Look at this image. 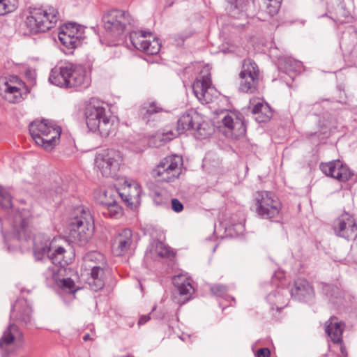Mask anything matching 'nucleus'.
<instances>
[{
    "label": "nucleus",
    "instance_id": "obj_59",
    "mask_svg": "<svg viewBox=\"0 0 357 357\" xmlns=\"http://www.w3.org/2000/svg\"><path fill=\"white\" fill-rule=\"evenodd\" d=\"M170 201L176 202V201H178V199H176V198H172V199H170Z\"/></svg>",
    "mask_w": 357,
    "mask_h": 357
},
{
    "label": "nucleus",
    "instance_id": "obj_41",
    "mask_svg": "<svg viewBox=\"0 0 357 357\" xmlns=\"http://www.w3.org/2000/svg\"><path fill=\"white\" fill-rule=\"evenodd\" d=\"M272 116L271 109L268 104L262 106L261 110L259 116H255V120L259 123H264L271 119Z\"/></svg>",
    "mask_w": 357,
    "mask_h": 357
},
{
    "label": "nucleus",
    "instance_id": "obj_50",
    "mask_svg": "<svg viewBox=\"0 0 357 357\" xmlns=\"http://www.w3.org/2000/svg\"><path fill=\"white\" fill-rule=\"evenodd\" d=\"M188 38L186 34L183 33H178L174 36V39L175 41V44L177 46H181L184 43L185 40Z\"/></svg>",
    "mask_w": 357,
    "mask_h": 357
},
{
    "label": "nucleus",
    "instance_id": "obj_2",
    "mask_svg": "<svg viewBox=\"0 0 357 357\" xmlns=\"http://www.w3.org/2000/svg\"><path fill=\"white\" fill-rule=\"evenodd\" d=\"M66 250L61 246H54L53 242L44 234H38L33 238V252L36 260H45L49 266H65L70 259H66Z\"/></svg>",
    "mask_w": 357,
    "mask_h": 357
},
{
    "label": "nucleus",
    "instance_id": "obj_44",
    "mask_svg": "<svg viewBox=\"0 0 357 357\" xmlns=\"http://www.w3.org/2000/svg\"><path fill=\"white\" fill-rule=\"evenodd\" d=\"M65 189L63 187L60 186L58 185V183H55L54 185V189L52 188L49 190L45 195V199H59V195H62L63 191H64Z\"/></svg>",
    "mask_w": 357,
    "mask_h": 357
},
{
    "label": "nucleus",
    "instance_id": "obj_63",
    "mask_svg": "<svg viewBox=\"0 0 357 357\" xmlns=\"http://www.w3.org/2000/svg\"><path fill=\"white\" fill-rule=\"evenodd\" d=\"M157 203V205H159L160 204H161V202H156Z\"/></svg>",
    "mask_w": 357,
    "mask_h": 357
},
{
    "label": "nucleus",
    "instance_id": "obj_48",
    "mask_svg": "<svg viewBox=\"0 0 357 357\" xmlns=\"http://www.w3.org/2000/svg\"><path fill=\"white\" fill-rule=\"evenodd\" d=\"M167 194V192L161 188H155L150 191V196L153 199H163L165 198V195Z\"/></svg>",
    "mask_w": 357,
    "mask_h": 357
},
{
    "label": "nucleus",
    "instance_id": "obj_5",
    "mask_svg": "<svg viewBox=\"0 0 357 357\" xmlns=\"http://www.w3.org/2000/svg\"><path fill=\"white\" fill-rule=\"evenodd\" d=\"M84 114L86 123L91 131H98L102 137L109 135L112 123L105 116V109L102 102L95 98L91 99L86 105Z\"/></svg>",
    "mask_w": 357,
    "mask_h": 357
},
{
    "label": "nucleus",
    "instance_id": "obj_16",
    "mask_svg": "<svg viewBox=\"0 0 357 357\" xmlns=\"http://www.w3.org/2000/svg\"><path fill=\"white\" fill-rule=\"evenodd\" d=\"M63 267L59 265L48 266L47 271L44 272V275L47 280L56 283L64 290L68 291L70 293H75L78 288L75 287V284L71 278H59V272L62 271Z\"/></svg>",
    "mask_w": 357,
    "mask_h": 357
},
{
    "label": "nucleus",
    "instance_id": "obj_26",
    "mask_svg": "<svg viewBox=\"0 0 357 357\" xmlns=\"http://www.w3.org/2000/svg\"><path fill=\"white\" fill-rule=\"evenodd\" d=\"M89 268L91 274L87 279V283L92 290L98 291L105 285L103 268L100 265H94Z\"/></svg>",
    "mask_w": 357,
    "mask_h": 357
},
{
    "label": "nucleus",
    "instance_id": "obj_39",
    "mask_svg": "<svg viewBox=\"0 0 357 357\" xmlns=\"http://www.w3.org/2000/svg\"><path fill=\"white\" fill-rule=\"evenodd\" d=\"M194 130L195 131L196 137L199 139H204L211 134L208 124L202 120L198 121Z\"/></svg>",
    "mask_w": 357,
    "mask_h": 357
},
{
    "label": "nucleus",
    "instance_id": "obj_52",
    "mask_svg": "<svg viewBox=\"0 0 357 357\" xmlns=\"http://www.w3.org/2000/svg\"><path fill=\"white\" fill-rule=\"evenodd\" d=\"M210 88L203 89L204 98H198L199 101L200 102H202V104L208 103L209 102V100H211V96H210V94L208 92V90Z\"/></svg>",
    "mask_w": 357,
    "mask_h": 357
},
{
    "label": "nucleus",
    "instance_id": "obj_36",
    "mask_svg": "<svg viewBox=\"0 0 357 357\" xmlns=\"http://www.w3.org/2000/svg\"><path fill=\"white\" fill-rule=\"evenodd\" d=\"M103 204L102 213L113 218H119L123 215V208L117 202H101Z\"/></svg>",
    "mask_w": 357,
    "mask_h": 357
},
{
    "label": "nucleus",
    "instance_id": "obj_20",
    "mask_svg": "<svg viewBox=\"0 0 357 357\" xmlns=\"http://www.w3.org/2000/svg\"><path fill=\"white\" fill-rule=\"evenodd\" d=\"M291 296L301 301H311L314 295L313 288L305 279L298 278L294 281L290 291Z\"/></svg>",
    "mask_w": 357,
    "mask_h": 357
},
{
    "label": "nucleus",
    "instance_id": "obj_38",
    "mask_svg": "<svg viewBox=\"0 0 357 357\" xmlns=\"http://www.w3.org/2000/svg\"><path fill=\"white\" fill-rule=\"evenodd\" d=\"M194 130L195 131L196 137L199 139H204L211 134L208 124L202 120L198 121Z\"/></svg>",
    "mask_w": 357,
    "mask_h": 357
},
{
    "label": "nucleus",
    "instance_id": "obj_25",
    "mask_svg": "<svg viewBox=\"0 0 357 357\" xmlns=\"http://www.w3.org/2000/svg\"><path fill=\"white\" fill-rule=\"evenodd\" d=\"M162 111L163 108L157 102L147 101L139 107V116L146 123H148L155 114Z\"/></svg>",
    "mask_w": 357,
    "mask_h": 357
},
{
    "label": "nucleus",
    "instance_id": "obj_46",
    "mask_svg": "<svg viewBox=\"0 0 357 357\" xmlns=\"http://www.w3.org/2000/svg\"><path fill=\"white\" fill-rule=\"evenodd\" d=\"M272 195L273 193L269 191H257L254 194V201H274Z\"/></svg>",
    "mask_w": 357,
    "mask_h": 357
},
{
    "label": "nucleus",
    "instance_id": "obj_60",
    "mask_svg": "<svg viewBox=\"0 0 357 357\" xmlns=\"http://www.w3.org/2000/svg\"><path fill=\"white\" fill-rule=\"evenodd\" d=\"M1 233L3 234V235L4 238H6V236H5V234H4V233H3V230H1Z\"/></svg>",
    "mask_w": 357,
    "mask_h": 357
},
{
    "label": "nucleus",
    "instance_id": "obj_29",
    "mask_svg": "<svg viewBox=\"0 0 357 357\" xmlns=\"http://www.w3.org/2000/svg\"><path fill=\"white\" fill-rule=\"evenodd\" d=\"M172 255L173 252L170 248L159 241H153L146 251V255H150L153 259H156L158 257L162 258L169 257Z\"/></svg>",
    "mask_w": 357,
    "mask_h": 357
},
{
    "label": "nucleus",
    "instance_id": "obj_9",
    "mask_svg": "<svg viewBox=\"0 0 357 357\" xmlns=\"http://www.w3.org/2000/svg\"><path fill=\"white\" fill-rule=\"evenodd\" d=\"M132 17L130 15L121 10H112L106 13L102 22L105 31L115 38H120L127 25L131 24Z\"/></svg>",
    "mask_w": 357,
    "mask_h": 357
},
{
    "label": "nucleus",
    "instance_id": "obj_10",
    "mask_svg": "<svg viewBox=\"0 0 357 357\" xmlns=\"http://www.w3.org/2000/svg\"><path fill=\"white\" fill-rule=\"evenodd\" d=\"M82 211L85 216L75 218L69 225V238L71 241L79 245H85L91 239L93 233V226L87 220V217L90 218L89 213L84 209Z\"/></svg>",
    "mask_w": 357,
    "mask_h": 357
},
{
    "label": "nucleus",
    "instance_id": "obj_24",
    "mask_svg": "<svg viewBox=\"0 0 357 357\" xmlns=\"http://www.w3.org/2000/svg\"><path fill=\"white\" fill-rule=\"evenodd\" d=\"M202 120L199 115L194 112L184 113L178 120V130L183 132L185 130H194L198 121Z\"/></svg>",
    "mask_w": 357,
    "mask_h": 357
},
{
    "label": "nucleus",
    "instance_id": "obj_42",
    "mask_svg": "<svg viewBox=\"0 0 357 357\" xmlns=\"http://www.w3.org/2000/svg\"><path fill=\"white\" fill-rule=\"evenodd\" d=\"M266 11L271 16H273L278 13L282 0H266Z\"/></svg>",
    "mask_w": 357,
    "mask_h": 357
},
{
    "label": "nucleus",
    "instance_id": "obj_7",
    "mask_svg": "<svg viewBox=\"0 0 357 357\" xmlns=\"http://www.w3.org/2000/svg\"><path fill=\"white\" fill-rule=\"evenodd\" d=\"M182 166L183 158L181 155H168L160 160L152 170L151 175L160 181L170 183L179 176Z\"/></svg>",
    "mask_w": 357,
    "mask_h": 357
},
{
    "label": "nucleus",
    "instance_id": "obj_3",
    "mask_svg": "<svg viewBox=\"0 0 357 357\" xmlns=\"http://www.w3.org/2000/svg\"><path fill=\"white\" fill-rule=\"evenodd\" d=\"M58 10L54 7L33 8L24 22L29 33L45 32L53 28L59 20Z\"/></svg>",
    "mask_w": 357,
    "mask_h": 357
},
{
    "label": "nucleus",
    "instance_id": "obj_27",
    "mask_svg": "<svg viewBox=\"0 0 357 357\" xmlns=\"http://www.w3.org/2000/svg\"><path fill=\"white\" fill-rule=\"evenodd\" d=\"M119 197L121 201H131L139 198L141 194L140 186L135 182L125 181L123 185L119 188Z\"/></svg>",
    "mask_w": 357,
    "mask_h": 357
},
{
    "label": "nucleus",
    "instance_id": "obj_4",
    "mask_svg": "<svg viewBox=\"0 0 357 357\" xmlns=\"http://www.w3.org/2000/svg\"><path fill=\"white\" fill-rule=\"evenodd\" d=\"M30 135L36 144L41 146L44 149L52 150L59 139L61 129L54 126L47 120H35L29 124Z\"/></svg>",
    "mask_w": 357,
    "mask_h": 357
},
{
    "label": "nucleus",
    "instance_id": "obj_14",
    "mask_svg": "<svg viewBox=\"0 0 357 357\" xmlns=\"http://www.w3.org/2000/svg\"><path fill=\"white\" fill-rule=\"evenodd\" d=\"M333 229L336 235L348 240L354 239L357 236V224L354 218L347 213H342L335 220Z\"/></svg>",
    "mask_w": 357,
    "mask_h": 357
},
{
    "label": "nucleus",
    "instance_id": "obj_18",
    "mask_svg": "<svg viewBox=\"0 0 357 357\" xmlns=\"http://www.w3.org/2000/svg\"><path fill=\"white\" fill-rule=\"evenodd\" d=\"M251 7L248 0H228L226 10L234 18L246 19L254 15L250 10Z\"/></svg>",
    "mask_w": 357,
    "mask_h": 357
},
{
    "label": "nucleus",
    "instance_id": "obj_37",
    "mask_svg": "<svg viewBox=\"0 0 357 357\" xmlns=\"http://www.w3.org/2000/svg\"><path fill=\"white\" fill-rule=\"evenodd\" d=\"M333 3L337 6V8L333 15L330 16L331 19L341 21L342 18H346L349 15V11L346 9L343 0H333Z\"/></svg>",
    "mask_w": 357,
    "mask_h": 357
},
{
    "label": "nucleus",
    "instance_id": "obj_53",
    "mask_svg": "<svg viewBox=\"0 0 357 357\" xmlns=\"http://www.w3.org/2000/svg\"><path fill=\"white\" fill-rule=\"evenodd\" d=\"M337 8V6L333 4V0H327V11L328 13L333 15L335 10Z\"/></svg>",
    "mask_w": 357,
    "mask_h": 357
},
{
    "label": "nucleus",
    "instance_id": "obj_40",
    "mask_svg": "<svg viewBox=\"0 0 357 357\" xmlns=\"http://www.w3.org/2000/svg\"><path fill=\"white\" fill-rule=\"evenodd\" d=\"M284 290L275 291L270 293L267 296V301L273 305H275L277 308L282 307V305L284 303L283 294Z\"/></svg>",
    "mask_w": 357,
    "mask_h": 357
},
{
    "label": "nucleus",
    "instance_id": "obj_15",
    "mask_svg": "<svg viewBox=\"0 0 357 357\" xmlns=\"http://www.w3.org/2000/svg\"><path fill=\"white\" fill-rule=\"evenodd\" d=\"M319 168L327 176H331L342 182L348 181L354 174L349 167L340 160L326 163L321 162Z\"/></svg>",
    "mask_w": 357,
    "mask_h": 357
},
{
    "label": "nucleus",
    "instance_id": "obj_56",
    "mask_svg": "<svg viewBox=\"0 0 357 357\" xmlns=\"http://www.w3.org/2000/svg\"><path fill=\"white\" fill-rule=\"evenodd\" d=\"M149 319H150L149 315H142L140 317V318L138 321V324L143 325V324H146Z\"/></svg>",
    "mask_w": 357,
    "mask_h": 357
},
{
    "label": "nucleus",
    "instance_id": "obj_8",
    "mask_svg": "<svg viewBox=\"0 0 357 357\" xmlns=\"http://www.w3.org/2000/svg\"><path fill=\"white\" fill-rule=\"evenodd\" d=\"M119 151L112 149H103L96 155L95 165L105 177H115L122 162Z\"/></svg>",
    "mask_w": 357,
    "mask_h": 357
},
{
    "label": "nucleus",
    "instance_id": "obj_30",
    "mask_svg": "<svg viewBox=\"0 0 357 357\" xmlns=\"http://www.w3.org/2000/svg\"><path fill=\"white\" fill-rule=\"evenodd\" d=\"M303 64L300 61L294 59L291 57H283L279 59L278 68L279 69L289 75L293 78L291 73H296L301 70Z\"/></svg>",
    "mask_w": 357,
    "mask_h": 357
},
{
    "label": "nucleus",
    "instance_id": "obj_17",
    "mask_svg": "<svg viewBox=\"0 0 357 357\" xmlns=\"http://www.w3.org/2000/svg\"><path fill=\"white\" fill-rule=\"evenodd\" d=\"M31 312V307L27 301L18 299L12 306L10 317H14L15 321L26 326L32 324Z\"/></svg>",
    "mask_w": 357,
    "mask_h": 357
},
{
    "label": "nucleus",
    "instance_id": "obj_62",
    "mask_svg": "<svg viewBox=\"0 0 357 357\" xmlns=\"http://www.w3.org/2000/svg\"><path fill=\"white\" fill-rule=\"evenodd\" d=\"M155 307H155V306H154V307H153V309H152V311L155 310Z\"/></svg>",
    "mask_w": 357,
    "mask_h": 357
},
{
    "label": "nucleus",
    "instance_id": "obj_35",
    "mask_svg": "<svg viewBox=\"0 0 357 357\" xmlns=\"http://www.w3.org/2000/svg\"><path fill=\"white\" fill-rule=\"evenodd\" d=\"M211 82L208 76H202L201 79H197L192 84L193 93L197 98H204L203 89L210 88Z\"/></svg>",
    "mask_w": 357,
    "mask_h": 357
},
{
    "label": "nucleus",
    "instance_id": "obj_1",
    "mask_svg": "<svg viewBox=\"0 0 357 357\" xmlns=\"http://www.w3.org/2000/svg\"><path fill=\"white\" fill-rule=\"evenodd\" d=\"M49 80L52 84L63 88L86 89L91 84L86 69L71 63L53 68Z\"/></svg>",
    "mask_w": 357,
    "mask_h": 357
},
{
    "label": "nucleus",
    "instance_id": "obj_43",
    "mask_svg": "<svg viewBox=\"0 0 357 357\" xmlns=\"http://www.w3.org/2000/svg\"><path fill=\"white\" fill-rule=\"evenodd\" d=\"M161 45L158 42L157 38H153L152 41L149 40L147 46H146L145 50L144 52L148 54H156L160 50Z\"/></svg>",
    "mask_w": 357,
    "mask_h": 357
},
{
    "label": "nucleus",
    "instance_id": "obj_45",
    "mask_svg": "<svg viewBox=\"0 0 357 357\" xmlns=\"http://www.w3.org/2000/svg\"><path fill=\"white\" fill-rule=\"evenodd\" d=\"M13 0H0V15L10 13L15 9Z\"/></svg>",
    "mask_w": 357,
    "mask_h": 357
},
{
    "label": "nucleus",
    "instance_id": "obj_11",
    "mask_svg": "<svg viewBox=\"0 0 357 357\" xmlns=\"http://www.w3.org/2000/svg\"><path fill=\"white\" fill-rule=\"evenodd\" d=\"M239 79L240 91L252 93L257 90L259 80V70L253 60L250 59L243 60Z\"/></svg>",
    "mask_w": 357,
    "mask_h": 357
},
{
    "label": "nucleus",
    "instance_id": "obj_31",
    "mask_svg": "<svg viewBox=\"0 0 357 357\" xmlns=\"http://www.w3.org/2000/svg\"><path fill=\"white\" fill-rule=\"evenodd\" d=\"M173 284L181 296L191 295L194 291L190 280L183 275H175Z\"/></svg>",
    "mask_w": 357,
    "mask_h": 357
},
{
    "label": "nucleus",
    "instance_id": "obj_6",
    "mask_svg": "<svg viewBox=\"0 0 357 357\" xmlns=\"http://www.w3.org/2000/svg\"><path fill=\"white\" fill-rule=\"evenodd\" d=\"M0 208L7 213V219L12 222L14 235L18 239L30 238L29 234V218L30 212L24 208L14 209L12 202H0Z\"/></svg>",
    "mask_w": 357,
    "mask_h": 357
},
{
    "label": "nucleus",
    "instance_id": "obj_22",
    "mask_svg": "<svg viewBox=\"0 0 357 357\" xmlns=\"http://www.w3.org/2000/svg\"><path fill=\"white\" fill-rule=\"evenodd\" d=\"M253 208L259 217L270 219L278 215L281 204L280 202H255Z\"/></svg>",
    "mask_w": 357,
    "mask_h": 357
},
{
    "label": "nucleus",
    "instance_id": "obj_19",
    "mask_svg": "<svg viewBox=\"0 0 357 357\" xmlns=\"http://www.w3.org/2000/svg\"><path fill=\"white\" fill-rule=\"evenodd\" d=\"M132 231L125 229L114 237L112 243V249L115 255H123L129 250L132 243Z\"/></svg>",
    "mask_w": 357,
    "mask_h": 357
},
{
    "label": "nucleus",
    "instance_id": "obj_23",
    "mask_svg": "<svg viewBox=\"0 0 357 357\" xmlns=\"http://www.w3.org/2000/svg\"><path fill=\"white\" fill-rule=\"evenodd\" d=\"M17 81V77H13L9 81L6 78L0 79V90L5 93V97L10 102H17L21 98L20 89L12 85L10 82Z\"/></svg>",
    "mask_w": 357,
    "mask_h": 357
},
{
    "label": "nucleus",
    "instance_id": "obj_61",
    "mask_svg": "<svg viewBox=\"0 0 357 357\" xmlns=\"http://www.w3.org/2000/svg\"><path fill=\"white\" fill-rule=\"evenodd\" d=\"M128 204L129 205H132V202H128Z\"/></svg>",
    "mask_w": 357,
    "mask_h": 357
},
{
    "label": "nucleus",
    "instance_id": "obj_34",
    "mask_svg": "<svg viewBox=\"0 0 357 357\" xmlns=\"http://www.w3.org/2000/svg\"><path fill=\"white\" fill-rule=\"evenodd\" d=\"M83 259L84 265L87 268L93 267L94 265L102 266L105 264L104 255L97 251L88 252L84 255Z\"/></svg>",
    "mask_w": 357,
    "mask_h": 357
},
{
    "label": "nucleus",
    "instance_id": "obj_57",
    "mask_svg": "<svg viewBox=\"0 0 357 357\" xmlns=\"http://www.w3.org/2000/svg\"><path fill=\"white\" fill-rule=\"evenodd\" d=\"M83 340H84V341H88V340H91L90 335H89V334H88V333L85 334V335H84V337H83Z\"/></svg>",
    "mask_w": 357,
    "mask_h": 357
},
{
    "label": "nucleus",
    "instance_id": "obj_58",
    "mask_svg": "<svg viewBox=\"0 0 357 357\" xmlns=\"http://www.w3.org/2000/svg\"><path fill=\"white\" fill-rule=\"evenodd\" d=\"M341 352L343 355L346 356L347 355V352H346V350H345V348L344 347H341Z\"/></svg>",
    "mask_w": 357,
    "mask_h": 357
},
{
    "label": "nucleus",
    "instance_id": "obj_51",
    "mask_svg": "<svg viewBox=\"0 0 357 357\" xmlns=\"http://www.w3.org/2000/svg\"><path fill=\"white\" fill-rule=\"evenodd\" d=\"M271 354L270 350L268 348H261L256 354L257 357H269Z\"/></svg>",
    "mask_w": 357,
    "mask_h": 357
},
{
    "label": "nucleus",
    "instance_id": "obj_54",
    "mask_svg": "<svg viewBox=\"0 0 357 357\" xmlns=\"http://www.w3.org/2000/svg\"><path fill=\"white\" fill-rule=\"evenodd\" d=\"M172 203V209L176 212L179 213L183 211V206L182 202H171Z\"/></svg>",
    "mask_w": 357,
    "mask_h": 357
},
{
    "label": "nucleus",
    "instance_id": "obj_33",
    "mask_svg": "<svg viewBox=\"0 0 357 357\" xmlns=\"http://www.w3.org/2000/svg\"><path fill=\"white\" fill-rule=\"evenodd\" d=\"M96 199L100 201H117L120 198L119 188L109 187L104 189H99L95 192Z\"/></svg>",
    "mask_w": 357,
    "mask_h": 357
},
{
    "label": "nucleus",
    "instance_id": "obj_32",
    "mask_svg": "<svg viewBox=\"0 0 357 357\" xmlns=\"http://www.w3.org/2000/svg\"><path fill=\"white\" fill-rule=\"evenodd\" d=\"M151 33L146 31L132 32L130 33V39L132 45L137 50L144 52L149 40L146 39L147 36H151Z\"/></svg>",
    "mask_w": 357,
    "mask_h": 357
},
{
    "label": "nucleus",
    "instance_id": "obj_49",
    "mask_svg": "<svg viewBox=\"0 0 357 357\" xmlns=\"http://www.w3.org/2000/svg\"><path fill=\"white\" fill-rule=\"evenodd\" d=\"M12 199L10 192L0 185V199L2 201H11Z\"/></svg>",
    "mask_w": 357,
    "mask_h": 357
},
{
    "label": "nucleus",
    "instance_id": "obj_28",
    "mask_svg": "<svg viewBox=\"0 0 357 357\" xmlns=\"http://www.w3.org/2000/svg\"><path fill=\"white\" fill-rule=\"evenodd\" d=\"M325 331L331 341L335 344H340L342 342L343 325L331 318L325 324Z\"/></svg>",
    "mask_w": 357,
    "mask_h": 357
},
{
    "label": "nucleus",
    "instance_id": "obj_21",
    "mask_svg": "<svg viewBox=\"0 0 357 357\" xmlns=\"http://www.w3.org/2000/svg\"><path fill=\"white\" fill-rule=\"evenodd\" d=\"M24 341L23 333L15 324H10L0 338V347L6 349L12 344H21Z\"/></svg>",
    "mask_w": 357,
    "mask_h": 357
},
{
    "label": "nucleus",
    "instance_id": "obj_12",
    "mask_svg": "<svg viewBox=\"0 0 357 357\" xmlns=\"http://www.w3.org/2000/svg\"><path fill=\"white\" fill-rule=\"evenodd\" d=\"M58 36L61 44L67 50L70 51V53L73 52V50L80 46L85 38L81 29L73 23H69L63 27L59 32Z\"/></svg>",
    "mask_w": 357,
    "mask_h": 357
},
{
    "label": "nucleus",
    "instance_id": "obj_55",
    "mask_svg": "<svg viewBox=\"0 0 357 357\" xmlns=\"http://www.w3.org/2000/svg\"><path fill=\"white\" fill-rule=\"evenodd\" d=\"M264 105V104L261 102H258L257 104L255 105L252 109V112L254 114L259 116Z\"/></svg>",
    "mask_w": 357,
    "mask_h": 357
},
{
    "label": "nucleus",
    "instance_id": "obj_47",
    "mask_svg": "<svg viewBox=\"0 0 357 357\" xmlns=\"http://www.w3.org/2000/svg\"><path fill=\"white\" fill-rule=\"evenodd\" d=\"M211 293L218 297H224L227 292V287L222 284H215L211 287Z\"/></svg>",
    "mask_w": 357,
    "mask_h": 357
},
{
    "label": "nucleus",
    "instance_id": "obj_13",
    "mask_svg": "<svg viewBox=\"0 0 357 357\" xmlns=\"http://www.w3.org/2000/svg\"><path fill=\"white\" fill-rule=\"evenodd\" d=\"M222 123L227 129V135L231 137L238 139L243 137L246 132V126L243 116L237 112H227Z\"/></svg>",
    "mask_w": 357,
    "mask_h": 357
}]
</instances>
